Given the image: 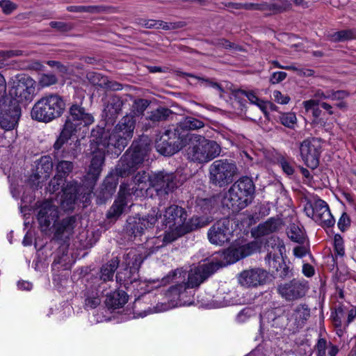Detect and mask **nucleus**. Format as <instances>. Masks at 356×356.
Here are the masks:
<instances>
[{"mask_svg": "<svg viewBox=\"0 0 356 356\" xmlns=\"http://www.w3.org/2000/svg\"><path fill=\"white\" fill-rule=\"evenodd\" d=\"M75 125L70 120H66L60 136L54 144L55 150H59L75 133Z\"/></svg>", "mask_w": 356, "mask_h": 356, "instance_id": "36", "label": "nucleus"}, {"mask_svg": "<svg viewBox=\"0 0 356 356\" xmlns=\"http://www.w3.org/2000/svg\"><path fill=\"white\" fill-rule=\"evenodd\" d=\"M254 192L252 179L243 177L229 188L222 199V204L232 212H238L252 202Z\"/></svg>", "mask_w": 356, "mask_h": 356, "instance_id": "2", "label": "nucleus"}, {"mask_svg": "<svg viewBox=\"0 0 356 356\" xmlns=\"http://www.w3.org/2000/svg\"><path fill=\"white\" fill-rule=\"evenodd\" d=\"M280 122L286 127L292 129L297 122V118L294 113H282L278 117Z\"/></svg>", "mask_w": 356, "mask_h": 356, "instance_id": "47", "label": "nucleus"}, {"mask_svg": "<svg viewBox=\"0 0 356 356\" xmlns=\"http://www.w3.org/2000/svg\"><path fill=\"white\" fill-rule=\"evenodd\" d=\"M155 146L161 154L171 156L186 147V143L175 129H167L156 139Z\"/></svg>", "mask_w": 356, "mask_h": 356, "instance_id": "13", "label": "nucleus"}, {"mask_svg": "<svg viewBox=\"0 0 356 356\" xmlns=\"http://www.w3.org/2000/svg\"><path fill=\"white\" fill-rule=\"evenodd\" d=\"M144 261L142 254L136 250H130L129 252L124 255L123 264L125 265L124 272H120L117 274V280L120 281L124 279V284H133L137 283L138 273L139 268Z\"/></svg>", "mask_w": 356, "mask_h": 356, "instance_id": "10", "label": "nucleus"}, {"mask_svg": "<svg viewBox=\"0 0 356 356\" xmlns=\"http://www.w3.org/2000/svg\"><path fill=\"white\" fill-rule=\"evenodd\" d=\"M128 301V296L124 291H115L106 294L105 304L109 309L122 307Z\"/></svg>", "mask_w": 356, "mask_h": 356, "instance_id": "33", "label": "nucleus"}, {"mask_svg": "<svg viewBox=\"0 0 356 356\" xmlns=\"http://www.w3.org/2000/svg\"><path fill=\"white\" fill-rule=\"evenodd\" d=\"M241 93L248 98L251 104L257 105L263 111H264V102L260 100L253 92L243 90Z\"/></svg>", "mask_w": 356, "mask_h": 356, "instance_id": "55", "label": "nucleus"}, {"mask_svg": "<svg viewBox=\"0 0 356 356\" xmlns=\"http://www.w3.org/2000/svg\"><path fill=\"white\" fill-rule=\"evenodd\" d=\"M158 220V212L153 209L149 213L143 218H130L127 220V228L134 236L141 235L145 229L152 228Z\"/></svg>", "mask_w": 356, "mask_h": 356, "instance_id": "21", "label": "nucleus"}, {"mask_svg": "<svg viewBox=\"0 0 356 356\" xmlns=\"http://www.w3.org/2000/svg\"><path fill=\"white\" fill-rule=\"evenodd\" d=\"M57 81L58 79L54 74H42L39 77L38 84L41 88H46L56 84Z\"/></svg>", "mask_w": 356, "mask_h": 356, "instance_id": "52", "label": "nucleus"}, {"mask_svg": "<svg viewBox=\"0 0 356 356\" xmlns=\"http://www.w3.org/2000/svg\"><path fill=\"white\" fill-rule=\"evenodd\" d=\"M168 232H165V234L162 239H161L160 237H157L156 238H152V241L149 242L157 244L156 248H155L156 250H159L160 248L165 245L166 244L175 241L179 236V232H180L181 228H179L176 230H171L168 229Z\"/></svg>", "mask_w": 356, "mask_h": 356, "instance_id": "41", "label": "nucleus"}, {"mask_svg": "<svg viewBox=\"0 0 356 356\" xmlns=\"http://www.w3.org/2000/svg\"><path fill=\"white\" fill-rule=\"evenodd\" d=\"M99 138L97 139L95 138L92 140L97 145V149L92 152V157L86 176L91 185H94L98 179L104 163L105 154H108L107 152V147L103 148L102 146L99 145Z\"/></svg>", "mask_w": 356, "mask_h": 356, "instance_id": "19", "label": "nucleus"}, {"mask_svg": "<svg viewBox=\"0 0 356 356\" xmlns=\"http://www.w3.org/2000/svg\"><path fill=\"white\" fill-rule=\"evenodd\" d=\"M350 220L348 215L345 212L343 213L338 221V223H337L339 229L341 232H344L347 229V228L350 226Z\"/></svg>", "mask_w": 356, "mask_h": 356, "instance_id": "59", "label": "nucleus"}, {"mask_svg": "<svg viewBox=\"0 0 356 356\" xmlns=\"http://www.w3.org/2000/svg\"><path fill=\"white\" fill-rule=\"evenodd\" d=\"M261 244L255 240L246 242L243 239L236 240L225 252L226 264H231L259 251Z\"/></svg>", "mask_w": 356, "mask_h": 356, "instance_id": "9", "label": "nucleus"}, {"mask_svg": "<svg viewBox=\"0 0 356 356\" xmlns=\"http://www.w3.org/2000/svg\"><path fill=\"white\" fill-rule=\"evenodd\" d=\"M63 180L64 179L63 178L56 175L53 179H51L49 184L48 191L51 193H54L58 191L60 186L63 183Z\"/></svg>", "mask_w": 356, "mask_h": 356, "instance_id": "57", "label": "nucleus"}, {"mask_svg": "<svg viewBox=\"0 0 356 356\" xmlns=\"http://www.w3.org/2000/svg\"><path fill=\"white\" fill-rule=\"evenodd\" d=\"M291 3L287 0H280L278 3H259L258 10L264 12L280 13L289 8Z\"/></svg>", "mask_w": 356, "mask_h": 356, "instance_id": "39", "label": "nucleus"}, {"mask_svg": "<svg viewBox=\"0 0 356 356\" xmlns=\"http://www.w3.org/2000/svg\"><path fill=\"white\" fill-rule=\"evenodd\" d=\"M236 165L227 159H218L213 161L209 168V178L211 184L220 188L232 182L236 174Z\"/></svg>", "mask_w": 356, "mask_h": 356, "instance_id": "6", "label": "nucleus"}, {"mask_svg": "<svg viewBox=\"0 0 356 356\" xmlns=\"http://www.w3.org/2000/svg\"><path fill=\"white\" fill-rule=\"evenodd\" d=\"M104 294V289L101 285L98 288L89 289L85 293V307L95 309L101 303V296Z\"/></svg>", "mask_w": 356, "mask_h": 356, "instance_id": "35", "label": "nucleus"}, {"mask_svg": "<svg viewBox=\"0 0 356 356\" xmlns=\"http://www.w3.org/2000/svg\"><path fill=\"white\" fill-rule=\"evenodd\" d=\"M273 96L274 100L280 104H286L290 101V97L288 95L282 94L279 90H274L273 92Z\"/></svg>", "mask_w": 356, "mask_h": 356, "instance_id": "60", "label": "nucleus"}, {"mask_svg": "<svg viewBox=\"0 0 356 356\" xmlns=\"http://www.w3.org/2000/svg\"><path fill=\"white\" fill-rule=\"evenodd\" d=\"M266 260L269 266L279 272L280 277L285 279L289 277L293 276V270L287 265L284 259L280 257L273 255L271 252L268 253L266 257Z\"/></svg>", "mask_w": 356, "mask_h": 356, "instance_id": "29", "label": "nucleus"}, {"mask_svg": "<svg viewBox=\"0 0 356 356\" xmlns=\"http://www.w3.org/2000/svg\"><path fill=\"white\" fill-rule=\"evenodd\" d=\"M88 81L94 86H97L102 88H108L112 90H119L120 84L116 82L110 81L107 76L100 73L90 72L87 74Z\"/></svg>", "mask_w": 356, "mask_h": 356, "instance_id": "32", "label": "nucleus"}, {"mask_svg": "<svg viewBox=\"0 0 356 356\" xmlns=\"http://www.w3.org/2000/svg\"><path fill=\"white\" fill-rule=\"evenodd\" d=\"M187 218L184 209L177 205H172L165 211L163 225L171 230L181 228Z\"/></svg>", "mask_w": 356, "mask_h": 356, "instance_id": "22", "label": "nucleus"}, {"mask_svg": "<svg viewBox=\"0 0 356 356\" xmlns=\"http://www.w3.org/2000/svg\"><path fill=\"white\" fill-rule=\"evenodd\" d=\"M187 159L199 163H207L218 156L220 146L203 136H188L186 141Z\"/></svg>", "mask_w": 356, "mask_h": 356, "instance_id": "3", "label": "nucleus"}, {"mask_svg": "<svg viewBox=\"0 0 356 356\" xmlns=\"http://www.w3.org/2000/svg\"><path fill=\"white\" fill-rule=\"evenodd\" d=\"M149 102L145 99H138L133 104L134 111L136 115H141L149 106Z\"/></svg>", "mask_w": 356, "mask_h": 356, "instance_id": "54", "label": "nucleus"}, {"mask_svg": "<svg viewBox=\"0 0 356 356\" xmlns=\"http://www.w3.org/2000/svg\"><path fill=\"white\" fill-rule=\"evenodd\" d=\"M49 26L52 29L60 32H67L72 29V24L63 22L51 21L49 23Z\"/></svg>", "mask_w": 356, "mask_h": 356, "instance_id": "56", "label": "nucleus"}, {"mask_svg": "<svg viewBox=\"0 0 356 356\" xmlns=\"http://www.w3.org/2000/svg\"><path fill=\"white\" fill-rule=\"evenodd\" d=\"M252 314V310L249 308L246 307L243 309H242L237 315V319L239 322H243L250 317Z\"/></svg>", "mask_w": 356, "mask_h": 356, "instance_id": "62", "label": "nucleus"}, {"mask_svg": "<svg viewBox=\"0 0 356 356\" xmlns=\"http://www.w3.org/2000/svg\"><path fill=\"white\" fill-rule=\"evenodd\" d=\"M304 211L307 216L323 227H331L335 223V219L330 212L327 203L321 199L307 202Z\"/></svg>", "mask_w": 356, "mask_h": 356, "instance_id": "8", "label": "nucleus"}, {"mask_svg": "<svg viewBox=\"0 0 356 356\" xmlns=\"http://www.w3.org/2000/svg\"><path fill=\"white\" fill-rule=\"evenodd\" d=\"M180 298H179L177 306L191 305L193 302L191 291H188V286L186 283H181Z\"/></svg>", "mask_w": 356, "mask_h": 356, "instance_id": "46", "label": "nucleus"}, {"mask_svg": "<svg viewBox=\"0 0 356 356\" xmlns=\"http://www.w3.org/2000/svg\"><path fill=\"white\" fill-rule=\"evenodd\" d=\"M282 226V220L280 218L271 217L264 222L259 223L251 231L252 236L257 239L277 232Z\"/></svg>", "mask_w": 356, "mask_h": 356, "instance_id": "26", "label": "nucleus"}, {"mask_svg": "<svg viewBox=\"0 0 356 356\" xmlns=\"http://www.w3.org/2000/svg\"><path fill=\"white\" fill-rule=\"evenodd\" d=\"M77 156L76 152L74 150L70 154H64L62 158L56 159V175L58 177L65 179L73 170L74 165L71 160H74Z\"/></svg>", "mask_w": 356, "mask_h": 356, "instance_id": "28", "label": "nucleus"}, {"mask_svg": "<svg viewBox=\"0 0 356 356\" xmlns=\"http://www.w3.org/2000/svg\"><path fill=\"white\" fill-rule=\"evenodd\" d=\"M327 39L333 42H344L355 38V32L351 29L341 30L328 33Z\"/></svg>", "mask_w": 356, "mask_h": 356, "instance_id": "43", "label": "nucleus"}, {"mask_svg": "<svg viewBox=\"0 0 356 356\" xmlns=\"http://www.w3.org/2000/svg\"><path fill=\"white\" fill-rule=\"evenodd\" d=\"M204 127V123L202 120L191 116L183 118L174 129L177 134L185 142L188 136H199L198 134H191L190 131L197 130Z\"/></svg>", "mask_w": 356, "mask_h": 356, "instance_id": "24", "label": "nucleus"}, {"mask_svg": "<svg viewBox=\"0 0 356 356\" xmlns=\"http://www.w3.org/2000/svg\"><path fill=\"white\" fill-rule=\"evenodd\" d=\"M133 181L135 186L132 190H135V193L138 191L142 192L147 188L148 185L150 186V175L145 171L139 172L134 176Z\"/></svg>", "mask_w": 356, "mask_h": 356, "instance_id": "40", "label": "nucleus"}, {"mask_svg": "<svg viewBox=\"0 0 356 356\" xmlns=\"http://www.w3.org/2000/svg\"><path fill=\"white\" fill-rule=\"evenodd\" d=\"M293 252L295 257L302 258L307 254L308 250L306 247L300 245L295 247Z\"/></svg>", "mask_w": 356, "mask_h": 356, "instance_id": "63", "label": "nucleus"}, {"mask_svg": "<svg viewBox=\"0 0 356 356\" xmlns=\"http://www.w3.org/2000/svg\"><path fill=\"white\" fill-rule=\"evenodd\" d=\"M277 163L281 167L283 172L287 175H292L294 173L292 159L283 155H280L277 157Z\"/></svg>", "mask_w": 356, "mask_h": 356, "instance_id": "49", "label": "nucleus"}, {"mask_svg": "<svg viewBox=\"0 0 356 356\" xmlns=\"http://www.w3.org/2000/svg\"><path fill=\"white\" fill-rule=\"evenodd\" d=\"M288 237L293 242L303 244L306 239V234L302 226L296 223H291L286 229Z\"/></svg>", "mask_w": 356, "mask_h": 356, "instance_id": "37", "label": "nucleus"}, {"mask_svg": "<svg viewBox=\"0 0 356 356\" xmlns=\"http://www.w3.org/2000/svg\"><path fill=\"white\" fill-rule=\"evenodd\" d=\"M233 236L231 220L222 218L216 222L208 230L207 237L211 244L222 246L229 243Z\"/></svg>", "mask_w": 356, "mask_h": 356, "instance_id": "14", "label": "nucleus"}, {"mask_svg": "<svg viewBox=\"0 0 356 356\" xmlns=\"http://www.w3.org/2000/svg\"><path fill=\"white\" fill-rule=\"evenodd\" d=\"M310 317V309L306 304H300L296 307L292 314L297 327H302Z\"/></svg>", "mask_w": 356, "mask_h": 356, "instance_id": "38", "label": "nucleus"}, {"mask_svg": "<svg viewBox=\"0 0 356 356\" xmlns=\"http://www.w3.org/2000/svg\"><path fill=\"white\" fill-rule=\"evenodd\" d=\"M309 289V283L303 278H293L277 286L278 294L286 301H295L305 296Z\"/></svg>", "mask_w": 356, "mask_h": 356, "instance_id": "12", "label": "nucleus"}, {"mask_svg": "<svg viewBox=\"0 0 356 356\" xmlns=\"http://www.w3.org/2000/svg\"><path fill=\"white\" fill-rule=\"evenodd\" d=\"M302 160L309 168L314 170L318 168L322 152V140L318 138H310L304 140L300 145Z\"/></svg>", "mask_w": 356, "mask_h": 356, "instance_id": "11", "label": "nucleus"}, {"mask_svg": "<svg viewBox=\"0 0 356 356\" xmlns=\"http://www.w3.org/2000/svg\"><path fill=\"white\" fill-rule=\"evenodd\" d=\"M178 186L179 183L175 173L159 171L150 175V186L155 189L158 195H167Z\"/></svg>", "mask_w": 356, "mask_h": 356, "instance_id": "16", "label": "nucleus"}, {"mask_svg": "<svg viewBox=\"0 0 356 356\" xmlns=\"http://www.w3.org/2000/svg\"><path fill=\"white\" fill-rule=\"evenodd\" d=\"M53 170V162L50 156H41L35 161V172L30 176L29 181L33 189L42 187V184L49 178Z\"/></svg>", "mask_w": 356, "mask_h": 356, "instance_id": "18", "label": "nucleus"}, {"mask_svg": "<svg viewBox=\"0 0 356 356\" xmlns=\"http://www.w3.org/2000/svg\"><path fill=\"white\" fill-rule=\"evenodd\" d=\"M58 218V210L51 202L45 201L41 204L37 218L42 231H46L50 225Z\"/></svg>", "mask_w": 356, "mask_h": 356, "instance_id": "23", "label": "nucleus"}, {"mask_svg": "<svg viewBox=\"0 0 356 356\" xmlns=\"http://www.w3.org/2000/svg\"><path fill=\"white\" fill-rule=\"evenodd\" d=\"M268 273L260 268H249L243 270L238 277V283L247 288L257 287L266 283Z\"/></svg>", "mask_w": 356, "mask_h": 356, "instance_id": "20", "label": "nucleus"}, {"mask_svg": "<svg viewBox=\"0 0 356 356\" xmlns=\"http://www.w3.org/2000/svg\"><path fill=\"white\" fill-rule=\"evenodd\" d=\"M129 195V193L126 192L125 188L122 185H121L118 193V197L117 200H115L106 214L108 218H118L123 213L124 209L127 206L126 200L127 195Z\"/></svg>", "mask_w": 356, "mask_h": 356, "instance_id": "30", "label": "nucleus"}, {"mask_svg": "<svg viewBox=\"0 0 356 356\" xmlns=\"http://www.w3.org/2000/svg\"><path fill=\"white\" fill-rule=\"evenodd\" d=\"M63 191L62 204H64L66 202L67 205L70 207L78 198L80 187L78 182L73 180L67 183L66 186L63 188Z\"/></svg>", "mask_w": 356, "mask_h": 356, "instance_id": "31", "label": "nucleus"}, {"mask_svg": "<svg viewBox=\"0 0 356 356\" xmlns=\"http://www.w3.org/2000/svg\"><path fill=\"white\" fill-rule=\"evenodd\" d=\"M306 111H312L315 107L318 106L319 104V101L316 99H309L307 101H304L302 103Z\"/></svg>", "mask_w": 356, "mask_h": 356, "instance_id": "64", "label": "nucleus"}, {"mask_svg": "<svg viewBox=\"0 0 356 356\" xmlns=\"http://www.w3.org/2000/svg\"><path fill=\"white\" fill-rule=\"evenodd\" d=\"M181 283L171 286L166 292L165 296L172 305L177 306L180 293L181 290Z\"/></svg>", "mask_w": 356, "mask_h": 356, "instance_id": "48", "label": "nucleus"}, {"mask_svg": "<svg viewBox=\"0 0 356 356\" xmlns=\"http://www.w3.org/2000/svg\"><path fill=\"white\" fill-rule=\"evenodd\" d=\"M76 225L74 216H68L54 225V238L56 240L65 241L73 234Z\"/></svg>", "mask_w": 356, "mask_h": 356, "instance_id": "27", "label": "nucleus"}, {"mask_svg": "<svg viewBox=\"0 0 356 356\" xmlns=\"http://www.w3.org/2000/svg\"><path fill=\"white\" fill-rule=\"evenodd\" d=\"M70 120L75 126V132L80 129L81 126H88L94 122V118L88 113L86 112L83 107L75 104L70 108V117L66 120Z\"/></svg>", "mask_w": 356, "mask_h": 356, "instance_id": "25", "label": "nucleus"}, {"mask_svg": "<svg viewBox=\"0 0 356 356\" xmlns=\"http://www.w3.org/2000/svg\"><path fill=\"white\" fill-rule=\"evenodd\" d=\"M171 114L172 112L170 109L160 106L151 111L147 118L153 123H156L166 120Z\"/></svg>", "mask_w": 356, "mask_h": 356, "instance_id": "42", "label": "nucleus"}, {"mask_svg": "<svg viewBox=\"0 0 356 356\" xmlns=\"http://www.w3.org/2000/svg\"><path fill=\"white\" fill-rule=\"evenodd\" d=\"M282 318L276 315L274 309H269L263 315H261V323L267 322L271 327H277L280 325Z\"/></svg>", "mask_w": 356, "mask_h": 356, "instance_id": "45", "label": "nucleus"}, {"mask_svg": "<svg viewBox=\"0 0 356 356\" xmlns=\"http://www.w3.org/2000/svg\"><path fill=\"white\" fill-rule=\"evenodd\" d=\"M35 81L29 76H17L9 90L10 103L31 102L34 96Z\"/></svg>", "mask_w": 356, "mask_h": 356, "instance_id": "7", "label": "nucleus"}, {"mask_svg": "<svg viewBox=\"0 0 356 356\" xmlns=\"http://www.w3.org/2000/svg\"><path fill=\"white\" fill-rule=\"evenodd\" d=\"M286 73L284 72H273L270 78L272 84H277L284 81L286 77Z\"/></svg>", "mask_w": 356, "mask_h": 356, "instance_id": "61", "label": "nucleus"}, {"mask_svg": "<svg viewBox=\"0 0 356 356\" xmlns=\"http://www.w3.org/2000/svg\"><path fill=\"white\" fill-rule=\"evenodd\" d=\"M334 253L336 256L343 257L345 254L343 238L339 234H335L334 237Z\"/></svg>", "mask_w": 356, "mask_h": 356, "instance_id": "53", "label": "nucleus"}, {"mask_svg": "<svg viewBox=\"0 0 356 356\" xmlns=\"http://www.w3.org/2000/svg\"><path fill=\"white\" fill-rule=\"evenodd\" d=\"M122 102L119 98H112L108 102L104 112L106 116L109 118H115L122 110Z\"/></svg>", "mask_w": 356, "mask_h": 356, "instance_id": "44", "label": "nucleus"}, {"mask_svg": "<svg viewBox=\"0 0 356 356\" xmlns=\"http://www.w3.org/2000/svg\"><path fill=\"white\" fill-rule=\"evenodd\" d=\"M149 145L140 141H134L130 148L121 157L117 166V173L122 177L134 172L148 156Z\"/></svg>", "mask_w": 356, "mask_h": 356, "instance_id": "5", "label": "nucleus"}, {"mask_svg": "<svg viewBox=\"0 0 356 356\" xmlns=\"http://www.w3.org/2000/svg\"><path fill=\"white\" fill-rule=\"evenodd\" d=\"M119 259L118 257L112 259L108 263L104 264L101 268L100 270V280L102 282L99 285H101L103 289L106 287V282L113 280L114 273L117 270L119 266Z\"/></svg>", "mask_w": 356, "mask_h": 356, "instance_id": "34", "label": "nucleus"}, {"mask_svg": "<svg viewBox=\"0 0 356 356\" xmlns=\"http://www.w3.org/2000/svg\"><path fill=\"white\" fill-rule=\"evenodd\" d=\"M0 7L1 8L3 13L6 15L10 14L17 8L16 4L10 0L0 1Z\"/></svg>", "mask_w": 356, "mask_h": 356, "instance_id": "58", "label": "nucleus"}, {"mask_svg": "<svg viewBox=\"0 0 356 356\" xmlns=\"http://www.w3.org/2000/svg\"><path fill=\"white\" fill-rule=\"evenodd\" d=\"M213 44L217 47H222L232 51H241L243 50L241 46L232 42L225 38L217 39L213 42Z\"/></svg>", "mask_w": 356, "mask_h": 356, "instance_id": "51", "label": "nucleus"}, {"mask_svg": "<svg viewBox=\"0 0 356 356\" xmlns=\"http://www.w3.org/2000/svg\"><path fill=\"white\" fill-rule=\"evenodd\" d=\"M65 107L63 98L56 94H50L40 98L34 104L31 118L43 122H49L60 117Z\"/></svg>", "mask_w": 356, "mask_h": 356, "instance_id": "4", "label": "nucleus"}, {"mask_svg": "<svg viewBox=\"0 0 356 356\" xmlns=\"http://www.w3.org/2000/svg\"><path fill=\"white\" fill-rule=\"evenodd\" d=\"M135 124L134 116L126 115L118 122L111 133L98 127L92 130L91 136L92 138L99 139V145L102 146L103 148L107 147L108 153L118 155L132 138Z\"/></svg>", "mask_w": 356, "mask_h": 356, "instance_id": "1", "label": "nucleus"}, {"mask_svg": "<svg viewBox=\"0 0 356 356\" xmlns=\"http://www.w3.org/2000/svg\"><path fill=\"white\" fill-rule=\"evenodd\" d=\"M154 29H162L163 30H175L183 28L186 24L184 22H165L161 20H154Z\"/></svg>", "mask_w": 356, "mask_h": 356, "instance_id": "50", "label": "nucleus"}, {"mask_svg": "<svg viewBox=\"0 0 356 356\" xmlns=\"http://www.w3.org/2000/svg\"><path fill=\"white\" fill-rule=\"evenodd\" d=\"M21 117V107L16 102L0 103V127L5 131L15 129Z\"/></svg>", "mask_w": 356, "mask_h": 356, "instance_id": "17", "label": "nucleus"}, {"mask_svg": "<svg viewBox=\"0 0 356 356\" xmlns=\"http://www.w3.org/2000/svg\"><path fill=\"white\" fill-rule=\"evenodd\" d=\"M221 261H211L195 266L188 273L187 285L190 288L199 286L210 275L225 266Z\"/></svg>", "mask_w": 356, "mask_h": 356, "instance_id": "15", "label": "nucleus"}]
</instances>
